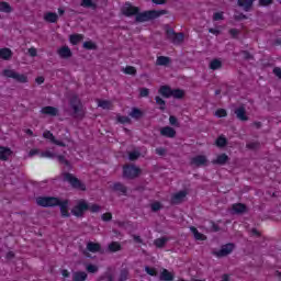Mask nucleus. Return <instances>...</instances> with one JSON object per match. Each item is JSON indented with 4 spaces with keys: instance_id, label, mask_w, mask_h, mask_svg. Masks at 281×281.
Returning a JSON list of instances; mask_svg holds the SVG:
<instances>
[{
    "instance_id": "37998d69",
    "label": "nucleus",
    "mask_w": 281,
    "mask_h": 281,
    "mask_svg": "<svg viewBox=\"0 0 281 281\" xmlns=\"http://www.w3.org/2000/svg\"><path fill=\"white\" fill-rule=\"evenodd\" d=\"M131 117H134L135 120H139V116L142 115V111L137 108H134L132 112L130 113Z\"/></svg>"
},
{
    "instance_id": "a211bd4d",
    "label": "nucleus",
    "mask_w": 281,
    "mask_h": 281,
    "mask_svg": "<svg viewBox=\"0 0 281 281\" xmlns=\"http://www.w3.org/2000/svg\"><path fill=\"white\" fill-rule=\"evenodd\" d=\"M41 113L43 115H50L52 117H56V115H58V109L54 106H44L41 109Z\"/></svg>"
},
{
    "instance_id": "0eeeda50",
    "label": "nucleus",
    "mask_w": 281,
    "mask_h": 281,
    "mask_svg": "<svg viewBox=\"0 0 281 281\" xmlns=\"http://www.w3.org/2000/svg\"><path fill=\"white\" fill-rule=\"evenodd\" d=\"M64 181H67L68 183H70V186H72V188H77V190H87L85 183H82L71 173H64Z\"/></svg>"
},
{
    "instance_id": "72a5a7b5",
    "label": "nucleus",
    "mask_w": 281,
    "mask_h": 281,
    "mask_svg": "<svg viewBox=\"0 0 281 281\" xmlns=\"http://www.w3.org/2000/svg\"><path fill=\"white\" fill-rule=\"evenodd\" d=\"M170 63V59L166 56H159L156 60V65L166 66Z\"/></svg>"
},
{
    "instance_id": "680f3d73",
    "label": "nucleus",
    "mask_w": 281,
    "mask_h": 281,
    "mask_svg": "<svg viewBox=\"0 0 281 281\" xmlns=\"http://www.w3.org/2000/svg\"><path fill=\"white\" fill-rule=\"evenodd\" d=\"M111 218H113L111 213H105L102 215V221H111Z\"/></svg>"
},
{
    "instance_id": "9d476101",
    "label": "nucleus",
    "mask_w": 281,
    "mask_h": 281,
    "mask_svg": "<svg viewBox=\"0 0 281 281\" xmlns=\"http://www.w3.org/2000/svg\"><path fill=\"white\" fill-rule=\"evenodd\" d=\"M234 251V244H226L220 250L214 251V256L217 258H225V256H229Z\"/></svg>"
},
{
    "instance_id": "c9c22d12",
    "label": "nucleus",
    "mask_w": 281,
    "mask_h": 281,
    "mask_svg": "<svg viewBox=\"0 0 281 281\" xmlns=\"http://www.w3.org/2000/svg\"><path fill=\"white\" fill-rule=\"evenodd\" d=\"M156 104H158L160 111H166V101L160 97H156Z\"/></svg>"
},
{
    "instance_id": "6e6d98bb",
    "label": "nucleus",
    "mask_w": 281,
    "mask_h": 281,
    "mask_svg": "<svg viewBox=\"0 0 281 281\" xmlns=\"http://www.w3.org/2000/svg\"><path fill=\"white\" fill-rule=\"evenodd\" d=\"M148 93H150L148 88H142L140 89V98H148Z\"/></svg>"
},
{
    "instance_id": "0e129e2a",
    "label": "nucleus",
    "mask_w": 281,
    "mask_h": 281,
    "mask_svg": "<svg viewBox=\"0 0 281 281\" xmlns=\"http://www.w3.org/2000/svg\"><path fill=\"white\" fill-rule=\"evenodd\" d=\"M30 157H34V155H41V151L38 149H32L30 153H29Z\"/></svg>"
},
{
    "instance_id": "f3484780",
    "label": "nucleus",
    "mask_w": 281,
    "mask_h": 281,
    "mask_svg": "<svg viewBox=\"0 0 281 281\" xmlns=\"http://www.w3.org/2000/svg\"><path fill=\"white\" fill-rule=\"evenodd\" d=\"M160 135H162V137H176L177 135V131H175V128L170 127V126H165L162 128H160Z\"/></svg>"
},
{
    "instance_id": "de8ad7c7",
    "label": "nucleus",
    "mask_w": 281,
    "mask_h": 281,
    "mask_svg": "<svg viewBox=\"0 0 281 281\" xmlns=\"http://www.w3.org/2000/svg\"><path fill=\"white\" fill-rule=\"evenodd\" d=\"M247 148H249L250 150H257V148H260V143L250 142L247 144Z\"/></svg>"
},
{
    "instance_id": "3c124183",
    "label": "nucleus",
    "mask_w": 281,
    "mask_h": 281,
    "mask_svg": "<svg viewBox=\"0 0 281 281\" xmlns=\"http://www.w3.org/2000/svg\"><path fill=\"white\" fill-rule=\"evenodd\" d=\"M216 117H227V111L225 109H220L215 112Z\"/></svg>"
},
{
    "instance_id": "2eb2a0df",
    "label": "nucleus",
    "mask_w": 281,
    "mask_h": 281,
    "mask_svg": "<svg viewBox=\"0 0 281 281\" xmlns=\"http://www.w3.org/2000/svg\"><path fill=\"white\" fill-rule=\"evenodd\" d=\"M100 249H101L100 244L89 241L87 244V248H86V251L83 254H85V256H87L89 258V252L88 251H90L91 254H98V251H100Z\"/></svg>"
},
{
    "instance_id": "774afa93",
    "label": "nucleus",
    "mask_w": 281,
    "mask_h": 281,
    "mask_svg": "<svg viewBox=\"0 0 281 281\" xmlns=\"http://www.w3.org/2000/svg\"><path fill=\"white\" fill-rule=\"evenodd\" d=\"M63 278H69V271L68 270H61Z\"/></svg>"
},
{
    "instance_id": "20e7f679",
    "label": "nucleus",
    "mask_w": 281,
    "mask_h": 281,
    "mask_svg": "<svg viewBox=\"0 0 281 281\" xmlns=\"http://www.w3.org/2000/svg\"><path fill=\"white\" fill-rule=\"evenodd\" d=\"M2 75L5 76V78H12L13 80H16V82H21L22 85L27 82V75L19 74L12 69L3 70Z\"/></svg>"
},
{
    "instance_id": "49530a36",
    "label": "nucleus",
    "mask_w": 281,
    "mask_h": 281,
    "mask_svg": "<svg viewBox=\"0 0 281 281\" xmlns=\"http://www.w3.org/2000/svg\"><path fill=\"white\" fill-rule=\"evenodd\" d=\"M166 243H168V239L166 237L158 238L155 240L156 247H164V245H166Z\"/></svg>"
},
{
    "instance_id": "2f4dec72",
    "label": "nucleus",
    "mask_w": 281,
    "mask_h": 281,
    "mask_svg": "<svg viewBox=\"0 0 281 281\" xmlns=\"http://www.w3.org/2000/svg\"><path fill=\"white\" fill-rule=\"evenodd\" d=\"M245 210H247V206H245L244 204H234L233 205L234 214H243V212H245Z\"/></svg>"
},
{
    "instance_id": "c756f323",
    "label": "nucleus",
    "mask_w": 281,
    "mask_h": 281,
    "mask_svg": "<svg viewBox=\"0 0 281 281\" xmlns=\"http://www.w3.org/2000/svg\"><path fill=\"white\" fill-rule=\"evenodd\" d=\"M82 38H85L82 34H72L69 36V42L71 43V45H78V43H80Z\"/></svg>"
},
{
    "instance_id": "4be33fe9",
    "label": "nucleus",
    "mask_w": 281,
    "mask_h": 281,
    "mask_svg": "<svg viewBox=\"0 0 281 281\" xmlns=\"http://www.w3.org/2000/svg\"><path fill=\"white\" fill-rule=\"evenodd\" d=\"M160 280L161 281H172L175 280V274L170 271H168V269H162L160 272Z\"/></svg>"
},
{
    "instance_id": "79ce46f5",
    "label": "nucleus",
    "mask_w": 281,
    "mask_h": 281,
    "mask_svg": "<svg viewBox=\"0 0 281 281\" xmlns=\"http://www.w3.org/2000/svg\"><path fill=\"white\" fill-rule=\"evenodd\" d=\"M114 190H116V192H121V194H126V188L122 183H115Z\"/></svg>"
},
{
    "instance_id": "13d9d810",
    "label": "nucleus",
    "mask_w": 281,
    "mask_h": 281,
    "mask_svg": "<svg viewBox=\"0 0 281 281\" xmlns=\"http://www.w3.org/2000/svg\"><path fill=\"white\" fill-rule=\"evenodd\" d=\"M29 54L32 56V58L37 56V50L34 47L29 48Z\"/></svg>"
},
{
    "instance_id": "a878e982",
    "label": "nucleus",
    "mask_w": 281,
    "mask_h": 281,
    "mask_svg": "<svg viewBox=\"0 0 281 281\" xmlns=\"http://www.w3.org/2000/svg\"><path fill=\"white\" fill-rule=\"evenodd\" d=\"M229 161V156L226 154L218 155L215 160H213V164H218L220 166H225Z\"/></svg>"
},
{
    "instance_id": "f03ea898",
    "label": "nucleus",
    "mask_w": 281,
    "mask_h": 281,
    "mask_svg": "<svg viewBox=\"0 0 281 281\" xmlns=\"http://www.w3.org/2000/svg\"><path fill=\"white\" fill-rule=\"evenodd\" d=\"M164 14H168V11L167 10L144 11L142 13L136 14V21L138 23H146L148 21H155V19H159V16H164Z\"/></svg>"
},
{
    "instance_id": "412c9836",
    "label": "nucleus",
    "mask_w": 281,
    "mask_h": 281,
    "mask_svg": "<svg viewBox=\"0 0 281 281\" xmlns=\"http://www.w3.org/2000/svg\"><path fill=\"white\" fill-rule=\"evenodd\" d=\"M256 0H238V7L243 8L246 12H249Z\"/></svg>"
},
{
    "instance_id": "6ab92c4d",
    "label": "nucleus",
    "mask_w": 281,
    "mask_h": 281,
    "mask_svg": "<svg viewBox=\"0 0 281 281\" xmlns=\"http://www.w3.org/2000/svg\"><path fill=\"white\" fill-rule=\"evenodd\" d=\"M11 155H12V149H10V147L0 146V159L2 161H8Z\"/></svg>"
},
{
    "instance_id": "a18cd8bd",
    "label": "nucleus",
    "mask_w": 281,
    "mask_h": 281,
    "mask_svg": "<svg viewBox=\"0 0 281 281\" xmlns=\"http://www.w3.org/2000/svg\"><path fill=\"white\" fill-rule=\"evenodd\" d=\"M97 47L98 46L95 45V43H93L91 41L83 43V48L85 49H97Z\"/></svg>"
},
{
    "instance_id": "bb28decb",
    "label": "nucleus",
    "mask_w": 281,
    "mask_h": 281,
    "mask_svg": "<svg viewBox=\"0 0 281 281\" xmlns=\"http://www.w3.org/2000/svg\"><path fill=\"white\" fill-rule=\"evenodd\" d=\"M159 93L164 98H170V97H172V89H170V87H168V86H161L159 89Z\"/></svg>"
},
{
    "instance_id": "052dcab7",
    "label": "nucleus",
    "mask_w": 281,
    "mask_h": 281,
    "mask_svg": "<svg viewBox=\"0 0 281 281\" xmlns=\"http://www.w3.org/2000/svg\"><path fill=\"white\" fill-rule=\"evenodd\" d=\"M169 124H171V126H177L179 123L175 116H170Z\"/></svg>"
},
{
    "instance_id": "338daca9",
    "label": "nucleus",
    "mask_w": 281,
    "mask_h": 281,
    "mask_svg": "<svg viewBox=\"0 0 281 281\" xmlns=\"http://www.w3.org/2000/svg\"><path fill=\"white\" fill-rule=\"evenodd\" d=\"M209 32L210 34H215V35L221 34V31H218V29H210Z\"/></svg>"
},
{
    "instance_id": "39448f33",
    "label": "nucleus",
    "mask_w": 281,
    "mask_h": 281,
    "mask_svg": "<svg viewBox=\"0 0 281 281\" xmlns=\"http://www.w3.org/2000/svg\"><path fill=\"white\" fill-rule=\"evenodd\" d=\"M140 173L142 169L135 165H126L123 167V177H125V179H135Z\"/></svg>"
},
{
    "instance_id": "aec40b11",
    "label": "nucleus",
    "mask_w": 281,
    "mask_h": 281,
    "mask_svg": "<svg viewBox=\"0 0 281 281\" xmlns=\"http://www.w3.org/2000/svg\"><path fill=\"white\" fill-rule=\"evenodd\" d=\"M235 115L237 116L238 120H240L241 122H247L248 117H247V111L245 110L244 106L237 108L235 110Z\"/></svg>"
},
{
    "instance_id": "cd10ccee",
    "label": "nucleus",
    "mask_w": 281,
    "mask_h": 281,
    "mask_svg": "<svg viewBox=\"0 0 281 281\" xmlns=\"http://www.w3.org/2000/svg\"><path fill=\"white\" fill-rule=\"evenodd\" d=\"M0 58H2V60H10V58H12V50L10 48H1Z\"/></svg>"
},
{
    "instance_id": "7c9ffc66",
    "label": "nucleus",
    "mask_w": 281,
    "mask_h": 281,
    "mask_svg": "<svg viewBox=\"0 0 281 281\" xmlns=\"http://www.w3.org/2000/svg\"><path fill=\"white\" fill-rule=\"evenodd\" d=\"M209 67L213 71H216V69H221V67H223V63L221 61V59H213L211 60Z\"/></svg>"
},
{
    "instance_id": "473e14b6",
    "label": "nucleus",
    "mask_w": 281,
    "mask_h": 281,
    "mask_svg": "<svg viewBox=\"0 0 281 281\" xmlns=\"http://www.w3.org/2000/svg\"><path fill=\"white\" fill-rule=\"evenodd\" d=\"M0 12L10 14V12H12V7H10L8 2H0Z\"/></svg>"
},
{
    "instance_id": "ea45409f",
    "label": "nucleus",
    "mask_w": 281,
    "mask_h": 281,
    "mask_svg": "<svg viewBox=\"0 0 281 281\" xmlns=\"http://www.w3.org/2000/svg\"><path fill=\"white\" fill-rule=\"evenodd\" d=\"M109 249L110 251H120V249H122V246L120 245V243L114 241L109 245Z\"/></svg>"
},
{
    "instance_id": "f8f14e48",
    "label": "nucleus",
    "mask_w": 281,
    "mask_h": 281,
    "mask_svg": "<svg viewBox=\"0 0 281 281\" xmlns=\"http://www.w3.org/2000/svg\"><path fill=\"white\" fill-rule=\"evenodd\" d=\"M122 12L125 16H135L139 13V8L133 7L131 3H125L122 8Z\"/></svg>"
},
{
    "instance_id": "1a4fd4ad",
    "label": "nucleus",
    "mask_w": 281,
    "mask_h": 281,
    "mask_svg": "<svg viewBox=\"0 0 281 281\" xmlns=\"http://www.w3.org/2000/svg\"><path fill=\"white\" fill-rule=\"evenodd\" d=\"M40 157L46 158V159H57L59 161V164H65L66 166H69V161H67V159H65V156L58 155L50 150L42 151L40 154Z\"/></svg>"
},
{
    "instance_id": "e433bc0d",
    "label": "nucleus",
    "mask_w": 281,
    "mask_h": 281,
    "mask_svg": "<svg viewBox=\"0 0 281 281\" xmlns=\"http://www.w3.org/2000/svg\"><path fill=\"white\" fill-rule=\"evenodd\" d=\"M98 106H100L101 109H111V106H113L112 105V103H111V101H106V100H99L98 101Z\"/></svg>"
},
{
    "instance_id": "bf43d9fd",
    "label": "nucleus",
    "mask_w": 281,
    "mask_h": 281,
    "mask_svg": "<svg viewBox=\"0 0 281 281\" xmlns=\"http://www.w3.org/2000/svg\"><path fill=\"white\" fill-rule=\"evenodd\" d=\"M273 0H259V5H271Z\"/></svg>"
},
{
    "instance_id": "603ef678",
    "label": "nucleus",
    "mask_w": 281,
    "mask_h": 281,
    "mask_svg": "<svg viewBox=\"0 0 281 281\" xmlns=\"http://www.w3.org/2000/svg\"><path fill=\"white\" fill-rule=\"evenodd\" d=\"M223 19H225V16L223 15V12H215L213 14V21H223Z\"/></svg>"
},
{
    "instance_id": "f257e3e1",
    "label": "nucleus",
    "mask_w": 281,
    "mask_h": 281,
    "mask_svg": "<svg viewBox=\"0 0 281 281\" xmlns=\"http://www.w3.org/2000/svg\"><path fill=\"white\" fill-rule=\"evenodd\" d=\"M36 203L41 207H56L59 206L60 214L64 218H69V200H63L54 196H38Z\"/></svg>"
},
{
    "instance_id": "393cba45",
    "label": "nucleus",
    "mask_w": 281,
    "mask_h": 281,
    "mask_svg": "<svg viewBox=\"0 0 281 281\" xmlns=\"http://www.w3.org/2000/svg\"><path fill=\"white\" fill-rule=\"evenodd\" d=\"M80 5L81 8H92V10H95L98 8V0H81Z\"/></svg>"
},
{
    "instance_id": "dca6fc26",
    "label": "nucleus",
    "mask_w": 281,
    "mask_h": 281,
    "mask_svg": "<svg viewBox=\"0 0 281 281\" xmlns=\"http://www.w3.org/2000/svg\"><path fill=\"white\" fill-rule=\"evenodd\" d=\"M43 137H44L45 139H49L53 144H56V146H63V147L67 146V145H66L65 143H63L61 140L56 139V137H54V134H53L52 132H49V131H45V132L43 133Z\"/></svg>"
},
{
    "instance_id": "09e8293b",
    "label": "nucleus",
    "mask_w": 281,
    "mask_h": 281,
    "mask_svg": "<svg viewBox=\"0 0 281 281\" xmlns=\"http://www.w3.org/2000/svg\"><path fill=\"white\" fill-rule=\"evenodd\" d=\"M128 159L131 161H135V159H139V151L137 150L131 151L128 155Z\"/></svg>"
},
{
    "instance_id": "58836bf2",
    "label": "nucleus",
    "mask_w": 281,
    "mask_h": 281,
    "mask_svg": "<svg viewBox=\"0 0 281 281\" xmlns=\"http://www.w3.org/2000/svg\"><path fill=\"white\" fill-rule=\"evenodd\" d=\"M124 74H127L128 76H135L137 74V70L133 66H127L123 69Z\"/></svg>"
},
{
    "instance_id": "ddd939ff",
    "label": "nucleus",
    "mask_w": 281,
    "mask_h": 281,
    "mask_svg": "<svg viewBox=\"0 0 281 281\" xmlns=\"http://www.w3.org/2000/svg\"><path fill=\"white\" fill-rule=\"evenodd\" d=\"M191 166H207V156L204 155H198L191 158Z\"/></svg>"
},
{
    "instance_id": "423d86ee",
    "label": "nucleus",
    "mask_w": 281,
    "mask_h": 281,
    "mask_svg": "<svg viewBox=\"0 0 281 281\" xmlns=\"http://www.w3.org/2000/svg\"><path fill=\"white\" fill-rule=\"evenodd\" d=\"M87 210H89V204L87 203V201L79 200L77 204L72 207L71 214H74V216L80 217L87 212Z\"/></svg>"
},
{
    "instance_id": "5701e85b",
    "label": "nucleus",
    "mask_w": 281,
    "mask_h": 281,
    "mask_svg": "<svg viewBox=\"0 0 281 281\" xmlns=\"http://www.w3.org/2000/svg\"><path fill=\"white\" fill-rule=\"evenodd\" d=\"M87 278H88V274L85 271H75V272H72V280L74 281H86Z\"/></svg>"
},
{
    "instance_id": "4468645a",
    "label": "nucleus",
    "mask_w": 281,
    "mask_h": 281,
    "mask_svg": "<svg viewBox=\"0 0 281 281\" xmlns=\"http://www.w3.org/2000/svg\"><path fill=\"white\" fill-rule=\"evenodd\" d=\"M186 196H188V191H179L171 196V202L176 205L179 203H183V201H186Z\"/></svg>"
},
{
    "instance_id": "a19ab883",
    "label": "nucleus",
    "mask_w": 281,
    "mask_h": 281,
    "mask_svg": "<svg viewBox=\"0 0 281 281\" xmlns=\"http://www.w3.org/2000/svg\"><path fill=\"white\" fill-rule=\"evenodd\" d=\"M226 145H227V138L226 137L220 136L216 139V146H218L220 148H223V146H226Z\"/></svg>"
},
{
    "instance_id": "f704fd0d",
    "label": "nucleus",
    "mask_w": 281,
    "mask_h": 281,
    "mask_svg": "<svg viewBox=\"0 0 281 281\" xmlns=\"http://www.w3.org/2000/svg\"><path fill=\"white\" fill-rule=\"evenodd\" d=\"M99 270L100 268L93 263H88L86 266V271H88V273H98Z\"/></svg>"
},
{
    "instance_id": "4d7b16f0",
    "label": "nucleus",
    "mask_w": 281,
    "mask_h": 281,
    "mask_svg": "<svg viewBox=\"0 0 281 281\" xmlns=\"http://www.w3.org/2000/svg\"><path fill=\"white\" fill-rule=\"evenodd\" d=\"M156 155L164 157V155H166V148H164V147L156 148Z\"/></svg>"
},
{
    "instance_id": "5fc2aeb1",
    "label": "nucleus",
    "mask_w": 281,
    "mask_h": 281,
    "mask_svg": "<svg viewBox=\"0 0 281 281\" xmlns=\"http://www.w3.org/2000/svg\"><path fill=\"white\" fill-rule=\"evenodd\" d=\"M145 271L148 276H157V270L155 268L145 267Z\"/></svg>"
},
{
    "instance_id": "864d4df0",
    "label": "nucleus",
    "mask_w": 281,
    "mask_h": 281,
    "mask_svg": "<svg viewBox=\"0 0 281 281\" xmlns=\"http://www.w3.org/2000/svg\"><path fill=\"white\" fill-rule=\"evenodd\" d=\"M159 210H161V203H159V202L151 203V211L153 212H159Z\"/></svg>"
},
{
    "instance_id": "e2e57ef3",
    "label": "nucleus",
    "mask_w": 281,
    "mask_h": 281,
    "mask_svg": "<svg viewBox=\"0 0 281 281\" xmlns=\"http://www.w3.org/2000/svg\"><path fill=\"white\" fill-rule=\"evenodd\" d=\"M273 74L277 76V78H280V80H281V68L276 67L273 69Z\"/></svg>"
},
{
    "instance_id": "6e6552de",
    "label": "nucleus",
    "mask_w": 281,
    "mask_h": 281,
    "mask_svg": "<svg viewBox=\"0 0 281 281\" xmlns=\"http://www.w3.org/2000/svg\"><path fill=\"white\" fill-rule=\"evenodd\" d=\"M166 36L168 38V41H171V43H173V45H179L181 44V42L183 41L184 38V35L183 33H175V30L168 27L166 30Z\"/></svg>"
},
{
    "instance_id": "c85d7f7f",
    "label": "nucleus",
    "mask_w": 281,
    "mask_h": 281,
    "mask_svg": "<svg viewBox=\"0 0 281 281\" xmlns=\"http://www.w3.org/2000/svg\"><path fill=\"white\" fill-rule=\"evenodd\" d=\"M190 232L193 234L195 240H205V235H203L202 233L199 232V229H196V227L191 226L190 227Z\"/></svg>"
},
{
    "instance_id": "7ed1b4c3",
    "label": "nucleus",
    "mask_w": 281,
    "mask_h": 281,
    "mask_svg": "<svg viewBox=\"0 0 281 281\" xmlns=\"http://www.w3.org/2000/svg\"><path fill=\"white\" fill-rule=\"evenodd\" d=\"M70 106L74 111L75 117L82 120L85 117V106H82V102L77 95L71 97Z\"/></svg>"
},
{
    "instance_id": "9b49d317",
    "label": "nucleus",
    "mask_w": 281,
    "mask_h": 281,
    "mask_svg": "<svg viewBox=\"0 0 281 281\" xmlns=\"http://www.w3.org/2000/svg\"><path fill=\"white\" fill-rule=\"evenodd\" d=\"M57 55L59 56V58H61L63 60H69V58H71V56H74V52H71V48H69V46L64 45L60 46L57 49Z\"/></svg>"
},
{
    "instance_id": "b1692460",
    "label": "nucleus",
    "mask_w": 281,
    "mask_h": 281,
    "mask_svg": "<svg viewBox=\"0 0 281 281\" xmlns=\"http://www.w3.org/2000/svg\"><path fill=\"white\" fill-rule=\"evenodd\" d=\"M44 21H46V23H56L58 21V14L54 12H47L44 14Z\"/></svg>"
},
{
    "instance_id": "4c0bfd02",
    "label": "nucleus",
    "mask_w": 281,
    "mask_h": 281,
    "mask_svg": "<svg viewBox=\"0 0 281 281\" xmlns=\"http://www.w3.org/2000/svg\"><path fill=\"white\" fill-rule=\"evenodd\" d=\"M171 95L172 98L181 99L183 98V95H186V93L183 92V90L176 89V90H171Z\"/></svg>"
},
{
    "instance_id": "69168bd1",
    "label": "nucleus",
    "mask_w": 281,
    "mask_h": 281,
    "mask_svg": "<svg viewBox=\"0 0 281 281\" xmlns=\"http://www.w3.org/2000/svg\"><path fill=\"white\" fill-rule=\"evenodd\" d=\"M35 81H36L37 85H43V82H45V78L44 77H37L35 79Z\"/></svg>"
},
{
    "instance_id": "8fccbe9b",
    "label": "nucleus",
    "mask_w": 281,
    "mask_h": 281,
    "mask_svg": "<svg viewBox=\"0 0 281 281\" xmlns=\"http://www.w3.org/2000/svg\"><path fill=\"white\" fill-rule=\"evenodd\" d=\"M117 122L120 124H131V119L128 116H117Z\"/></svg>"
},
{
    "instance_id": "c03bdc74",
    "label": "nucleus",
    "mask_w": 281,
    "mask_h": 281,
    "mask_svg": "<svg viewBox=\"0 0 281 281\" xmlns=\"http://www.w3.org/2000/svg\"><path fill=\"white\" fill-rule=\"evenodd\" d=\"M88 210H90L93 214L100 212V210H102L101 205L98 204H88Z\"/></svg>"
}]
</instances>
